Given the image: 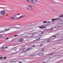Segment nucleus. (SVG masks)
<instances>
[{
  "instance_id": "obj_1",
  "label": "nucleus",
  "mask_w": 63,
  "mask_h": 63,
  "mask_svg": "<svg viewBox=\"0 0 63 63\" xmlns=\"http://www.w3.org/2000/svg\"><path fill=\"white\" fill-rule=\"evenodd\" d=\"M27 2H31L32 3H36L37 2V0H25Z\"/></svg>"
},
{
  "instance_id": "obj_2",
  "label": "nucleus",
  "mask_w": 63,
  "mask_h": 63,
  "mask_svg": "<svg viewBox=\"0 0 63 63\" xmlns=\"http://www.w3.org/2000/svg\"><path fill=\"white\" fill-rule=\"evenodd\" d=\"M0 14L2 16H4L5 14L6 13V11L5 10H3L0 12Z\"/></svg>"
},
{
  "instance_id": "obj_3",
  "label": "nucleus",
  "mask_w": 63,
  "mask_h": 63,
  "mask_svg": "<svg viewBox=\"0 0 63 63\" xmlns=\"http://www.w3.org/2000/svg\"><path fill=\"white\" fill-rule=\"evenodd\" d=\"M27 8L29 10H32V6L31 5L28 6H27Z\"/></svg>"
},
{
  "instance_id": "obj_4",
  "label": "nucleus",
  "mask_w": 63,
  "mask_h": 63,
  "mask_svg": "<svg viewBox=\"0 0 63 63\" xmlns=\"http://www.w3.org/2000/svg\"><path fill=\"white\" fill-rule=\"evenodd\" d=\"M46 27V26H43L40 27V28H41V29H44V28H45Z\"/></svg>"
},
{
  "instance_id": "obj_5",
  "label": "nucleus",
  "mask_w": 63,
  "mask_h": 63,
  "mask_svg": "<svg viewBox=\"0 0 63 63\" xmlns=\"http://www.w3.org/2000/svg\"><path fill=\"white\" fill-rule=\"evenodd\" d=\"M61 18H58L57 19H51V20L52 21H55V20H58V19H61Z\"/></svg>"
},
{
  "instance_id": "obj_6",
  "label": "nucleus",
  "mask_w": 63,
  "mask_h": 63,
  "mask_svg": "<svg viewBox=\"0 0 63 63\" xmlns=\"http://www.w3.org/2000/svg\"><path fill=\"white\" fill-rule=\"evenodd\" d=\"M40 56H43L44 55L43 53H40Z\"/></svg>"
},
{
  "instance_id": "obj_7",
  "label": "nucleus",
  "mask_w": 63,
  "mask_h": 63,
  "mask_svg": "<svg viewBox=\"0 0 63 63\" xmlns=\"http://www.w3.org/2000/svg\"><path fill=\"white\" fill-rule=\"evenodd\" d=\"M4 30H3V31H0V33H4L5 32H6V31H4Z\"/></svg>"
},
{
  "instance_id": "obj_8",
  "label": "nucleus",
  "mask_w": 63,
  "mask_h": 63,
  "mask_svg": "<svg viewBox=\"0 0 63 63\" xmlns=\"http://www.w3.org/2000/svg\"><path fill=\"white\" fill-rule=\"evenodd\" d=\"M3 38V36L2 34H0V38Z\"/></svg>"
},
{
  "instance_id": "obj_9",
  "label": "nucleus",
  "mask_w": 63,
  "mask_h": 63,
  "mask_svg": "<svg viewBox=\"0 0 63 63\" xmlns=\"http://www.w3.org/2000/svg\"><path fill=\"white\" fill-rule=\"evenodd\" d=\"M20 41V42H23V40L22 39H20L19 40Z\"/></svg>"
},
{
  "instance_id": "obj_10",
  "label": "nucleus",
  "mask_w": 63,
  "mask_h": 63,
  "mask_svg": "<svg viewBox=\"0 0 63 63\" xmlns=\"http://www.w3.org/2000/svg\"><path fill=\"white\" fill-rule=\"evenodd\" d=\"M16 62V61H13V60H11L10 61V62L11 63H12V62Z\"/></svg>"
},
{
  "instance_id": "obj_11",
  "label": "nucleus",
  "mask_w": 63,
  "mask_h": 63,
  "mask_svg": "<svg viewBox=\"0 0 63 63\" xmlns=\"http://www.w3.org/2000/svg\"><path fill=\"white\" fill-rule=\"evenodd\" d=\"M5 47H2L1 48V50H3V49H5Z\"/></svg>"
},
{
  "instance_id": "obj_12",
  "label": "nucleus",
  "mask_w": 63,
  "mask_h": 63,
  "mask_svg": "<svg viewBox=\"0 0 63 63\" xmlns=\"http://www.w3.org/2000/svg\"><path fill=\"white\" fill-rule=\"evenodd\" d=\"M30 49H32V47H30V48L28 49L27 50H27H30Z\"/></svg>"
},
{
  "instance_id": "obj_13",
  "label": "nucleus",
  "mask_w": 63,
  "mask_h": 63,
  "mask_svg": "<svg viewBox=\"0 0 63 63\" xmlns=\"http://www.w3.org/2000/svg\"><path fill=\"white\" fill-rule=\"evenodd\" d=\"M50 38H48V39H49V40H48L47 41V42H50V41H51V38H50V39H49Z\"/></svg>"
},
{
  "instance_id": "obj_14",
  "label": "nucleus",
  "mask_w": 63,
  "mask_h": 63,
  "mask_svg": "<svg viewBox=\"0 0 63 63\" xmlns=\"http://www.w3.org/2000/svg\"><path fill=\"white\" fill-rule=\"evenodd\" d=\"M4 31H9V30H10V29H5L4 30Z\"/></svg>"
},
{
  "instance_id": "obj_15",
  "label": "nucleus",
  "mask_w": 63,
  "mask_h": 63,
  "mask_svg": "<svg viewBox=\"0 0 63 63\" xmlns=\"http://www.w3.org/2000/svg\"><path fill=\"white\" fill-rule=\"evenodd\" d=\"M40 40V38H38L37 39H36V40H35L33 41V42H35V41H38Z\"/></svg>"
},
{
  "instance_id": "obj_16",
  "label": "nucleus",
  "mask_w": 63,
  "mask_h": 63,
  "mask_svg": "<svg viewBox=\"0 0 63 63\" xmlns=\"http://www.w3.org/2000/svg\"><path fill=\"white\" fill-rule=\"evenodd\" d=\"M57 37V36H56L55 35H54L52 37H51L50 38V39H51V38H52V37Z\"/></svg>"
},
{
  "instance_id": "obj_17",
  "label": "nucleus",
  "mask_w": 63,
  "mask_h": 63,
  "mask_svg": "<svg viewBox=\"0 0 63 63\" xmlns=\"http://www.w3.org/2000/svg\"><path fill=\"white\" fill-rule=\"evenodd\" d=\"M53 53H49V54L48 55H51V54H52Z\"/></svg>"
},
{
  "instance_id": "obj_18",
  "label": "nucleus",
  "mask_w": 63,
  "mask_h": 63,
  "mask_svg": "<svg viewBox=\"0 0 63 63\" xmlns=\"http://www.w3.org/2000/svg\"><path fill=\"white\" fill-rule=\"evenodd\" d=\"M21 27H15V28H16V29H19V28H20Z\"/></svg>"
},
{
  "instance_id": "obj_19",
  "label": "nucleus",
  "mask_w": 63,
  "mask_h": 63,
  "mask_svg": "<svg viewBox=\"0 0 63 63\" xmlns=\"http://www.w3.org/2000/svg\"><path fill=\"white\" fill-rule=\"evenodd\" d=\"M7 57H4L3 58V59H7Z\"/></svg>"
},
{
  "instance_id": "obj_20",
  "label": "nucleus",
  "mask_w": 63,
  "mask_h": 63,
  "mask_svg": "<svg viewBox=\"0 0 63 63\" xmlns=\"http://www.w3.org/2000/svg\"><path fill=\"white\" fill-rule=\"evenodd\" d=\"M47 21H44L43 22V23H47Z\"/></svg>"
},
{
  "instance_id": "obj_21",
  "label": "nucleus",
  "mask_w": 63,
  "mask_h": 63,
  "mask_svg": "<svg viewBox=\"0 0 63 63\" xmlns=\"http://www.w3.org/2000/svg\"><path fill=\"white\" fill-rule=\"evenodd\" d=\"M13 50H16V47H15L13 48Z\"/></svg>"
},
{
  "instance_id": "obj_22",
  "label": "nucleus",
  "mask_w": 63,
  "mask_h": 63,
  "mask_svg": "<svg viewBox=\"0 0 63 63\" xmlns=\"http://www.w3.org/2000/svg\"><path fill=\"white\" fill-rule=\"evenodd\" d=\"M25 15H23L22 16V17H25Z\"/></svg>"
},
{
  "instance_id": "obj_23",
  "label": "nucleus",
  "mask_w": 63,
  "mask_h": 63,
  "mask_svg": "<svg viewBox=\"0 0 63 63\" xmlns=\"http://www.w3.org/2000/svg\"><path fill=\"white\" fill-rule=\"evenodd\" d=\"M9 39V38H8V37H7L5 39V40H8V39Z\"/></svg>"
},
{
  "instance_id": "obj_24",
  "label": "nucleus",
  "mask_w": 63,
  "mask_h": 63,
  "mask_svg": "<svg viewBox=\"0 0 63 63\" xmlns=\"http://www.w3.org/2000/svg\"><path fill=\"white\" fill-rule=\"evenodd\" d=\"M15 28H16V27H12V29H14Z\"/></svg>"
},
{
  "instance_id": "obj_25",
  "label": "nucleus",
  "mask_w": 63,
  "mask_h": 63,
  "mask_svg": "<svg viewBox=\"0 0 63 63\" xmlns=\"http://www.w3.org/2000/svg\"><path fill=\"white\" fill-rule=\"evenodd\" d=\"M11 19H15V18L14 17H12L11 18Z\"/></svg>"
},
{
  "instance_id": "obj_26",
  "label": "nucleus",
  "mask_w": 63,
  "mask_h": 63,
  "mask_svg": "<svg viewBox=\"0 0 63 63\" xmlns=\"http://www.w3.org/2000/svg\"><path fill=\"white\" fill-rule=\"evenodd\" d=\"M8 28L10 29H12V27H11L9 28Z\"/></svg>"
},
{
  "instance_id": "obj_27",
  "label": "nucleus",
  "mask_w": 63,
  "mask_h": 63,
  "mask_svg": "<svg viewBox=\"0 0 63 63\" xmlns=\"http://www.w3.org/2000/svg\"><path fill=\"white\" fill-rule=\"evenodd\" d=\"M55 28H58V26H55Z\"/></svg>"
},
{
  "instance_id": "obj_28",
  "label": "nucleus",
  "mask_w": 63,
  "mask_h": 63,
  "mask_svg": "<svg viewBox=\"0 0 63 63\" xmlns=\"http://www.w3.org/2000/svg\"><path fill=\"white\" fill-rule=\"evenodd\" d=\"M46 30H47V29H44V32H45V31H46Z\"/></svg>"
},
{
  "instance_id": "obj_29",
  "label": "nucleus",
  "mask_w": 63,
  "mask_h": 63,
  "mask_svg": "<svg viewBox=\"0 0 63 63\" xmlns=\"http://www.w3.org/2000/svg\"><path fill=\"white\" fill-rule=\"evenodd\" d=\"M44 31L42 32L41 33V34H44Z\"/></svg>"
},
{
  "instance_id": "obj_30",
  "label": "nucleus",
  "mask_w": 63,
  "mask_h": 63,
  "mask_svg": "<svg viewBox=\"0 0 63 63\" xmlns=\"http://www.w3.org/2000/svg\"><path fill=\"white\" fill-rule=\"evenodd\" d=\"M44 49H45V48H43V49L42 50H41V51H44Z\"/></svg>"
},
{
  "instance_id": "obj_31",
  "label": "nucleus",
  "mask_w": 63,
  "mask_h": 63,
  "mask_svg": "<svg viewBox=\"0 0 63 63\" xmlns=\"http://www.w3.org/2000/svg\"><path fill=\"white\" fill-rule=\"evenodd\" d=\"M43 46V44H42L41 45H40V47H42Z\"/></svg>"
},
{
  "instance_id": "obj_32",
  "label": "nucleus",
  "mask_w": 63,
  "mask_h": 63,
  "mask_svg": "<svg viewBox=\"0 0 63 63\" xmlns=\"http://www.w3.org/2000/svg\"><path fill=\"white\" fill-rule=\"evenodd\" d=\"M26 51H27V50L26 51H23V52H26Z\"/></svg>"
},
{
  "instance_id": "obj_33",
  "label": "nucleus",
  "mask_w": 63,
  "mask_h": 63,
  "mask_svg": "<svg viewBox=\"0 0 63 63\" xmlns=\"http://www.w3.org/2000/svg\"><path fill=\"white\" fill-rule=\"evenodd\" d=\"M16 36H18V35H15L14 36V37H16Z\"/></svg>"
},
{
  "instance_id": "obj_34",
  "label": "nucleus",
  "mask_w": 63,
  "mask_h": 63,
  "mask_svg": "<svg viewBox=\"0 0 63 63\" xmlns=\"http://www.w3.org/2000/svg\"><path fill=\"white\" fill-rule=\"evenodd\" d=\"M0 57H0V59H1V60H2V58H2V57H1V58H0Z\"/></svg>"
},
{
  "instance_id": "obj_35",
  "label": "nucleus",
  "mask_w": 63,
  "mask_h": 63,
  "mask_svg": "<svg viewBox=\"0 0 63 63\" xmlns=\"http://www.w3.org/2000/svg\"><path fill=\"white\" fill-rule=\"evenodd\" d=\"M51 23V22H50V21H48V22L47 23Z\"/></svg>"
},
{
  "instance_id": "obj_36",
  "label": "nucleus",
  "mask_w": 63,
  "mask_h": 63,
  "mask_svg": "<svg viewBox=\"0 0 63 63\" xmlns=\"http://www.w3.org/2000/svg\"><path fill=\"white\" fill-rule=\"evenodd\" d=\"M13 17H14V18H15L16 17V16H15V15H13Z\"/></svg>"
},
{
  "instance_id": "obj_37",
  "label": "nucleus",
  "mask_w": 63,
  "mask_h": 63,
  "mask_svg": "<svg viewBox=\"0 0 63 63\" xmlns=\"http://www.w3.org/2000/svg\"><path fill=\"white\" fill-rule=\"evenodd\" d=\"M61 16H62V17H63V14H61Z\"/></svg>"
},
{
  "instance_id": "obj_38",
  "label": "nucleus",
  "mask_w": 63,
  "mask_h": 63,
  "mask_svg": "<svg viewBox=\"0 0 63 63\" xmlns=\"http://www.w3.org/2000/svg\"><path fill=\"white\" fill-rule=\"evenodd\" d=\"M16 59H14L13 60V61H14L15 60H16Z\"/></svg>"
},
{
  "instance_id": "obj_39",
  "label": "nucleus",
  "mask_w": 63,
  "mask_h": 63,
  "mask_svg": "<svg viewBox=\"0 0 63 63\" xmlns=\"http://www.w3.org/2000/svg\"><path fill=\"white\" fill-rule=\"evenodd\" d=\"M59 16V17H62V16H61V15H60Z\"/></svg>"
},
{
  "instance_id": "obj_40",
  "label": "nucleus",
  "mask_w": 63,
  "mask_h": 63,
  "mask_svg": "<svg viewBox=\"0 0 63 63\" xmlns=\"http://www.w3.org/2000/svg\"><path fill=\"white\" fill-rule=\"evenodd\" d=\"M32 56V55H30V56H29V57H31Z\"/></svg>"
},
{
  "instance_id": "obj_41",
  "label": "nucleus",
  "mask_w": 63,
  "mask_h": 63,
  "mask_svg": "<svg viewBox=\"0 0 63 63\" xmlns=\"http://www.w3.org/2000/svg\"><path fill=\"white\" fill-rule=\"evenodd\" d=\"M22 17V16H20V18H21Z\"/></svg>"
},
{
  "instance_id": "obj_42",
  "label": "nucleus",
  "mask_w": 63,
  "mask_h": 63,
  "mask_svg": "<svg viewBox=\"0 0 63 63\" xmlns=\"http://www.w3.org/2000/svg\"><path fill=\"white\" fill-rule=\"evenodd\" d=\"M62 40V39H59V41H61V40Z\"/></svg>"
},
{
  "instance_id": "obj_43",
  "label": "nucleus",
  "mask_w": 63,
  "mask_h": 63,
  "mask_svg": "<svg viewBox=\"0 0 63 63\" xmlns=\"http://www.w3.org/2000/svg\"><path fill=\"white\" fill-rule=\"evenodd\" d=\"M33 47H35V45H33Z\"/></svg>"
},
{
  "instance_id": "obj_44",
  "label": "nucleus",
  "mask_w": 63,
  "mask_h": 63,
  "mask_svg": "<svg viewBox=\"0 0 63 63\" xmlns=\"http://www.w3.org/2000/svg\"><path fill=\"white\" fill-rule=\"evenodd\" d=\"M37 54L38 55L40 56V55H39V54H40V53H37Z\"/></svg>"
},
{
  "instance_id": "obj_45",
  "label": "nucleus",
  "mask_w": 63,
  "mask_h": 63,
  "mask_svg": "<svg viewBox=\"0 0 63 63\" xmlns=\"http://www.w3.org/2000/svg\"><path fill=\"white\" fill-rule=\"evenodd\" d=\"M19 18H20V17H17V19H19Z\"/></svg>"
},
{
  "instance_id": "obj_46",
  "label": "nucleus",
  "mask_w": 63,
  "mask_h": 63,
  "mask_svg": "<svg viewBox=\"0 0 63 63\" xmlns=\"http://www.w3.org/2000/svg\"><path fill=\"white\" fill-rule=\"evenodd\" d=\"M8 47H6L5 48H7Z\"/></svg>"
},
{
  "instance_id": "obj_47",
  "label": "nucleus",
  "mask_w": 63,
  "mask_h": 63,
  "mask_svg": "<svg viewBox=\"0 0 63 63\" xmlns=\"http://www.w3.org/2000/svg\"><path fill=\"white\" fill-rule=\"evenodd\" d=\"M34 55V54H33L32 55V56H33Z\"/></svg>"
},
{
  "instance_id": "obj_48",
  "label": "nucleus",
  "mask_w": 63,
  "mask_h": 63,
  "mask_svg": "<svg viewBox=\"0 0 63 63\" xmlns=\"http://www.w3.org/2000/svg\"><path fill=\"white\" fill-rule=\"evenodd\" d=\"M19 63H22V62H21V61H20L19 62Z\"/></svg>"
},
{
  "instance_id": "obj_49",
  "label": "nucleus",
  "mask_w": 63,
  "mask_h": 63,
  "mask_svg": "<svg viewBox=\"0 0 63 63\" xmlns=\"http://www.w3.org/2000/svg\"><path fill=\"white\" fill-rule=\"evenodd\" d=\"M52 11H53V12H55V11H54L53 10H52Z\"/></svg>"
},
{
  "instance_id": "obj_50",
  "label": "nucleus",
  "mask_w": 63,
  "mask_h": 63,
  "mask_svg": "<svg viewBox=\"0 0 63 63\" xmlns=\"http://www.w3.org/2000/svg\"><path fill=\"white\" fill-rule=\"evenodd\" d=\"M53 49H56V48H53Z\"/></svg>"
},
{
  "instance_id": "obj_51",
  "label": "nucleus",
  "mask_w": 63,
  "mask_h": 63,
  "mask_svg": "<svg viewBox=\"0 0 63 63\" xmlns=\"http://www.w3.org/2000/svg\"><path fill=\"white\" fill-rule=\"evenodd\" d=\"M53 30V29H51V31H52V30Z\"/></svg>"
},
{
  "instance_id": "obj_52",
  "label": "nucleus",
  "mask_w": 63,
  "mask_h": 63,
  "mask_svg": "<svg viewBox=\"0 0 63 63\" xmlns=\"http://www.w3.org/2000/svg\"><path fill=\"white\" fill-rule=\"evenodd\" d=\"M17 15V14H16L15 15V16H16Z\"/></svg>"
},
{
  "instance_id": "obj_53",
  "label": "nucleus",
  "mask_w": 63,
  "mask_h": 63,
  "mask_svg": "<svg viewBox=\"0 0 63 63\" xmlns=\"http://www.w3.org/2000/svg\"><path fill=\"white\" fill-rule=\"evenodd\" d=\"M49 25V24H47V26L48 25Z\"/></svg>"
},
{
  "instance_id": "obj_54",
  "label": "nucleus",
  "mask_w": 63,
  "mask_h": 63,
  "mask_svg": "<svg viewBox=\"0 0 63 63\" xmlns=\"http://www.w3.org/2000/svg\"><path fill=\"white\" fill-rule=\"evenodd\" d=\"M58 26V27L59 26L58 25V26Z\"/></svg>"
},
{
  "instance_id": "obj_55",
  "label": "nucleus",
  "mask_w": 63,
  "mask_h": 63,
  "mask_svg": "<svg viewBox=\"0 0 63 63\" xmlns=\"http://www.w3.org/2000/svg\"><path fill=\"white\" fill-rule=\"evenodd\" d=\"M52 39H54V38H52Z\"/></svg>"
},
{
  "instance_id": "obj_56",
  "label": "nucleus",
  "mask_w": 63,
  "mask_h": 63,
  "mask_svg": "<svg viewBox=\"0 0 63 63\" xmlns=\"http://www.w3.org/2000/svg\"><path fill=\"white\" fill-rule=\"evenodd\" d=\"M59 35V34H57V35Z\"/></svg>"
},
{
  "instance_id": "obj_57",
  "label": "nucleus",
  "mask_w": 63,
  "mask_h": 63,
  "mask_svg": "<svg viewBox=\"0 0 63 63\" xmlns=\"http://www.w3.org/2000/svg\"><path fill=\"white\" fill-rule=\"evenodd\" d=\"M62 21V20H60V21Z\"/></svg>"
},
{
  "instance_id": "obj_58",
  "label": "nucleus",
  "mask_w": 63,
  "mask_h": 63,
  "mask_svg": "<svg viewBox=\"0 0 63 63\" xmlns=\"http://www.w3.org/2000/svg\"><path fill=\"white\" fill-rule=\"evenodd\" d=\"M17 15H18V14H17Z\"/></svg>"
},
{
  "instance_id": "obj_59",
  "label": "nucleus",
  "mask_w": 63,
  "mask_h": 63,
  "mask_svg": "<svg viewBox=\"0 0 63 63\" xmlns=\"http://www.w3.org/2000/svg\"><path fill=\"white\" fill-rule=\"evenodd\" d=\"M25 49V48L23 49H24H24Z\"/></svg>"
},
{
  "instance_id": "obj_60",
  "label": "nucleus",
  "mask_w": 63,
  "mask_h": 63,
  "mask_svg": "<svg viewBox=\"0 0 63 63\" xmlns=\"http://www.w3.org/2000/svg\"><path fill=\"white\" fill-rule=\"evenodd\" d=\"M40 40H42V39H40Z\"/></svg>"
},
{
  "instance_id": "obj_61",
  "label": "nucleus",
  "mask_w": 63,
  "mask_h": 63,
  "mask_svg": "<svg viewBox=\"0 0 63 63\" xmlns=\"http://www.w3.org/2000/svg\"><path fill=\"white\" fill-rule=\"evenodd\" d=\"M24 50V49H22V50Z\"/></svg>"
},
{
  "instance_id": "obj_62",
  "label": "nucleus",
  "mask_w": 63,
  "mask_h": 63,
  "mask_svg": "<svg viewBox=\"0 0 63 63\" xmlns=\"http://www.w3.org/2000/svg\"><path fill=\"white\" fill-rule=\"evenodd\" d=\"M44 63H45V62H44Z\"/></svg>"
},
{
  "instance_id": "obj_63",
  "label": "nucleus",
  "mask_w": 63,
  "mask_h": 63,
  "mask_svg": "<svg viewBox=\"0 0 63 63\" xmlns=\"http://www.w3.org/2000/svg\"><path fill=\"white\" fill-rule=\"evenodd\" d=\"M26 62L25 61V62Z\"/></svg>"
},
{
  "instance_id": "obj_64",
  "label": "nucleus",
  "mask_w": 63,
  "mask_h": 63,
  "mask_svg": "<svg viewBox=\"0 0 63 63\" xmlns=\"http://www.w3.org/2000/svg\"><path fill=\"white\" fill-rule=\"evenodd\" d=\"M58 56H59V55H58Z\"/></svg>"
}]
</instances>
